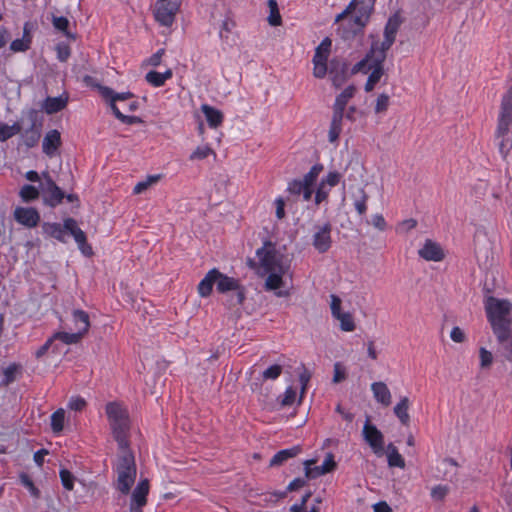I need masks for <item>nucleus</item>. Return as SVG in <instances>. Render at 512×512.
Here are the masks:
<instances>
[{
    "mask_svg": "<svg viewBox=\"0 0 512 512\" xmlns=\"http://www.w3.org/2000/svg\"><path fill=\"white\" fill-rule=\"evenodd\" d=\"M401 23L402 19L399 14L391 16L384 29V40L374 41L365 58L353 67V73H367L369 70H372L365 84L366 92L372 91L384 75L383 63L386 59V53L395 42Z\"/></svg>",
    "mask_w": 512,
    "mask_h": 512,
    "instance_id": "nucleus-1",
    "label": "nucleus"
},
{
    "mask_svg": "<svg viewBox=\"0 0 512 512\" xmlns=\"http://www.w3.org/2000/svg\"><path fill=\"white\" fill-rule=\"evenodd\" d=\"M485 311L497 341L498 352L512 363V303L490 296L485 301Z\"/></svg>",
    "mask_w": 512,
    "mask_h": 512,
    "instance_id": "nucleus-2",
    "label": "nucleus"
},
{
    "mask_svg": "<svg viewBox=\"0 0 512 512\" xmlns=\"http://www.w3.org/2000/svg\"><path fill=\"white\" fill-rule=\"evenodd\" d=\"M257 256L262 268L269 274L265 281V289L278 290L276 292L278 297L288 296V292L279 290L284 286L283 277L289 273V265L284 261V256L269 241L257 250Z\"/></svg>",
    "mask_w": 512,
    "mask_h": 512,
    "instance_id": "nucleus-3",
    "label": "nucleus"
},
{
    "mask_svg": "<svg viewBox=\"0 0 512 512\" xmlns=\"http://www.w3.org/2000/svg\"><path fill=\"white\" fill-rule=\"evenodd\" d=\"M332 40L326 37L316 48L313 57V75L322 79L329 72L331 81L336 88H339L346 81L348 66L339 58H333L328 67V58L331 53Z\"/></svg>",
    "mask_w": 512,
    "mask_h": 512,
    "instance_id": "nucleus-4",
    "label": "nucleus"
},
{
    "mask_svg": "<svg viewBox=\"0 0 512 512\" xmlns=\"http://www.w3.org/2000/svg\"><path fill=\"white\" fill-rule=\"evenodd\" d=\"M105 414L119 449L129 448L132 423L127 407L120 401H111L105 405Z\"/></svg>",
    "mask_w": 512,
    "mask_h": 512,
    "instance_id": "nucleus-5",
    "label": "nucleus"
},
{
    "mask_svg": "<svg viewBox=\"0 0 512 512\" xmlns=\"http://www.w3.org/2000/svg\"><path fill=\"white\" fill-rule=\"evenodd\" d=\"M118 464L116 467V488L122 494H128L136 479V464L133 453L129 448L120 449Z\"/></svg>",
    "mask_w": 512,
    "mask_h": 512,
    "instance_id": "nucleus-6",
    "label": "nucleus"
},
{
    "mask_svg": "<svg viewBox=\"0 0 512 512\" xmlns=\"http://www.w3.org/2000/svg\"><path fill=\"white\" fill-rule=\"evenodd\" d=\"M84 81L87 85L96 87L101 94V96L108 100L110 103V107L114 113V115L123 123L126 124H134V123H140L141 119L136 116H128L125 115L120 107L117 105V101L123 102L127 99H130L133 95L129 92L127 93H115L111 88L102 86L100 84H96L94 82V78L91 76H85Z\"/></svg>",
    "mask_w": 512,
    "mask_h": 512,
    "instance_id": "nucleus-7",
    "label": "nucleus"
},
{
    "mask_svg": "<svg viewBox=\"0 0 512 512\" xmlns=\"http://www.w3.org/2000/svg\"><path fill=\"white\" fill-rule=\"evenodd\" d=\"M73 320L74 321H81L82 327L77 330L75 333H68V332H56L51 336V339H53V342L55 340H59L65 344H77L79 343L82 338L89 332L91 323L90 318L87 312L76 309L73 311Z\"/></svg>",
    "mask_w": 512,
    "mask_h": 512,
    "instance_id": "nucleus-8",
    "label": "nucleus"
},
{
    "mask_svg": "<svg viewBox=\"0 0 512 512\" xmlns=\"http://www.w3.org/2000/svg\"><path fill=\"white\" fill-rule=\"evenodd\" d=\"M181 6V0H157L154 17L162 26L170 27Z\"/></svg>",
    "mask_w": 512,
    "mask_h": 512,
    "instance_id": "nucleus-9",
    "label": "nucleus"
},
{
    "mask_svg": "<svg viewBox=\"0 0 512 512\" xmlns=\"http://www.w3.org/2000/svg\"><path fill=\"white\" fill-rule=\"evenodd\" d=\"M512 128V86L503 95L498 116L497 135L504 136Z\"/></svg>",
    "mask_w": 512,
    "mask_h": 512,
    "instance_id": "nucleus-10",
    "label": "nucleus"
},
{
    "mask_svg": "<svg viewBox=\"0 0 512 512\" xmlns=\"http://www.w3.org/2000/svg\"><path fill=\"white\" fill-rule=\"evenodd\" d=\"M215 284L220 293H226L228 291L236 292V300L233 305H241L243 303L245 292L237 279L228 277L216 269Z\"/></svg>",
    "mask_w": 512,
    "mask_h": 512,
    "instance_id": "nucleus-11",
    "label": "nucleus"
},
{
    "mask_svg": "<svg viewBox=\"0 0 512 512\" xmlns=\"http://www.w3.org/2000/svg\"><path fill=\"white\" fill-rule=\"evenodd\" d=\"M64 229L73 236L79 250L84 256L92 257L94 255L92 246L87 242L85 232L78 226L74 218L69 217L64 219Z\"/></svg>",
    "mask_w": 512,
    "mask_h": 512,
    "instance_id": "nucleus-12",
    "label": "nucleus"
},
{
    "mask_svg": "<svg viewBox=\"0 0 512 512\" xmlns=\"http://www.w3.org/2000/svg\"><path fill=\"white\" fill-rule=\"evenodd\" d=\"M371 6L363 1L353 0L347 8L335 18V22L339 23L346 19L350 14H356V20L359 24L368 22L371 14Z\"/></svg>",
    "mask_w": 512,
    "mask_h": 512,
    "instance_id": "nucleus-13",
    "label": "nucleus"
},
{
    "mask_svg": "<svg viewBox=\"0 0 512 512\" xmlns=\"http://www.w3.org/2000/svg\"><path fill=\"white\" fill-rule=\"evenodd\" d=\"M315 464L316 460L314 459L306 460L304 462L305 475L309 479H314L321 475L330 473L334 471L337 467V464L334 460V455L332 453H327L325 461L323 464H321V466L312 467Z\"/></svg>",
    "mask_w": 512,
    "mask_h": 512,
    "instance_id": "nucleus-14",
    "label": "nucleus"
},
{
    "mask_svg": "<svg viewBox=\"0 0 512 512\" xmlns=\"http://www.w3.org/2000/svg\"><path fill=\"white\" fill-rule=\"evenodd\" d=\"M331 231L332 225L330 222L315 227L312 245L319 253H325L330 249L332 244Z\"/></svg>",
    "mask_w": 512,
    "mask_h": 512,
    "instance_id": "nucleus-15",
    "label": "nucleus"
},
{
    "mask_svg": "<svg viewBox=\"0 0 512 512\" xmlns=\"http://www.w3.org/2000/svg\"><path fill=\"white\" fill-rule=\"evenodd\" d=\"M341 299L336 295H331V312L332 315L340 321V327L345 332H352L356 325L352 315L349 312L341 311Z\"/></svg>",
    "mask_w": 512,
    "mask_h": 512,
    "instance_id": "nucleus-16",
    "label": "nucleus"
},
{
    "mask_svg": "<svg viewBox=\"0 0 512 512\" xmlns=\"http://www.w3.org/2000/svg\"><path fill=\"white\" fill-rule=\"evenodd\" d=\"M363 436L375 454L381 455L384 448V436L376 426L366 422L363 428Z\"/></svg>",
    "mask_w": 512,
    "mask_h": 512,
    "instance_id": "nucleus-17",
    "label": "nucleus"
},
{
    "mask_svg": "<svg viewBox=\"0 0 512 512\" xmlns=\"http://www.w3.org/2000/svg\"><path fill=\"white\" fill-rule=\"evenodd\" d=\"M149 489L150 484L148 479H143L138 483L132 493L130 509L142 510V508L147 504Z\"/></svg>",
    "mask_w": 512,
    "mask_h": 512,
    "instance_id": "nucleus-18",
    "label": "nucleus"
},
{
    "mask_svg": "<svg viewBox=\"0 0 512 512\" xmlns=\"http://www.w3.org/2000/svg\"><path fill=\"white\" fill-rule=\"evenodd\" d=\"M14 218L20 224L27 227H35L40 221V215L35 208L17 207L14 211Z\"/></svg>",
    "mask_w": 512,
    "mask_h": 512,
    "instance_id": "nucleus-19",
    "label": "nucleus"
},
{
    "mask_svg": "<svg viewBox=\"0 0 512 512\" xmlns=\"http://www.w3.org/2000/svg\"><path fill=\"white\" fill-rule=\"evenodd\" d=\"M418 253L420 257L426 261L440 262L445 257V253L441 246L430 239L425 241L423 247Z\"/></svg>",
    "mask_w": 512,
    "mask_h": 512,
    "instance_id": "nucleus-20",
    "label": "nucleus"
},
{
    "mask_svg": "<svg viewBox=\"0 0 512 512\" xmlns=\"http://www.w3.org/2000/svg\"><path fill=\"white\" fill-rule=\"evenodd\" d=\"M68 95L62 94L59 97H47L42 103V109L49 115L63 110L68 103Z\"/></svg>",
    "mask_w": 512,
    "mask_h": 512,
    "instance_id": "nucleus-21",
    "label": "nucleus"
},
{
    "mask_svg": "<svg viewBox=\"0 0 512 512\" xmlns=\"http://www.w3.org/2000/svg\"><path fill=\"white\" fill-rule=\"evenodd\" d=\"M61 135L58 130L49 131L43 139V152L48 156H53L61 146Z\"/></svg>",
    "mask_w": 512,
    "mask_h": 512,
    "instance_id": "nucleus-22",
    "label": "nucleus"
},
{
    "mask_svg": "<svg viewBox=\"0 0 512 512\" xmlns=\"http://www.w3.org/2000/svg\"><path fill=\"white\" fill-rule=\"evenodd\" d=\"M371 390L376 401L385 407H388L392 402L391 392L384 382H374L371 385Z\"/></svg>",
    "mask_w": 512,
    "mask_h": 512,
    "instance_id": "nucleus-23",
    "label": "nucleus"
},
{
    "mask_svg": "<svg viewBox=\"0 0 512 512\" xmlns=\"http://www.w3.org/2000/svg\"><path fill=\"white\" fill-rule=\"evenodd\" d=\"M282 366L279 364L272 365L264 370L259 377L255 378V381L251 384V391L255 392L261 387V381L275 380L282 373Z\"/></svg>",
    "mask_w": 512,
    "mask_h": 512,
    "instance_id": "nucleus-24",
    "label": "nucleus"
},
{
    "mask_svg": "<svg viewBox=\"0 0 512 512\" xmlns=\"http://www.w3.org/2000/svg\"><path fill=\"white\" fill-rule=\"evenodd\" d=\"M356 88L353 85L348 86L339 94L333 106V113L344 116V110L348 101L354 96Z\"/></svg>",
    "mask_w": 512,
    "mask_h": 512,
    "instance_id": "nucleus-25",
    "label": "nucleus"
},
{
    "mask_svg": "<svg viewBox=\"0 0 512 512\" xmlns=\"http://www.w3.org/2000/svg\"><path fill=\"white\" fill-rule=\"evenodd\" d=\"M410 401L409 398L404 396L400 399V401L395 405L393 411L395 416L399 419L401 424L407 426L410 422V415L408 413Z\"/></svg>",
    "mask_w": 512,
    "mask_h": 512,
    "instance_id": "nucleus-26",
    "label": "nucleus"
},
{
    "mask_svg": "<svg viewBox=\"0 0 512 512\" xmlns=\"http://www.w3.org/2000/svg\"><path fill=\"white\" fill-rule=\"evenodd\" d=\"M173 76L172 70L168 69L164 73L157 71H150L146 74V81L154 87H161L165 84L166 80L171 79Z\"/></svg>",
    "mask_w": 512,
    "mask_h": 512,
    "instance_id": "nucleus-27",
    "label": "nucleus"
},
{
    "mask_svg": "<svg viewBox=\"0 0 512 512\" xmlns=\"http://www.w3.org/2000/svg\"><path fill=\"white\" fill-rule=\"evenodd\" d=\"M301 451L299 446L292 447L291 449L281 450L270 461V466H280L290 458L296 457Z\"/></svg>",
    "mask_w": 512,
    "mask_h": 512,
    "instance_id": "nucleus-28",
    "label": "nucleus"
},
{
    "mask_svg": "<svg viewBox=\"0 0 512 512\" xmlns=\"http://www.w3.org/2000/svg\"><path fill=\"white\" fill-rule=\"evenodd\" d=\"M386 453L389 467L405 468V461L394 444H388Z\"/></svg>",
    "mask_w": 512,
    "mask_h": 512,
    "instance_id": "nucleus-29",
    "label": "nucleus"
},
{
    "mask_svg": "<svg viewBox=\"0 0 512 512\" xmlns=\"http://www.w3.org/2000/svg\"><path fill=\"white\" fill-rule=\"evenodd\" d=\"M202 111L211 127L216 128L221 125L223 121V114L221 111L206 104L202 106Z\"/></svg>",
    "mask_w": 512,
    "mask_h": 512,
    "instance_id": "nucleus-30",
    "label": "nucleus"
},
{
    "mask_svg": "<svg viewBox=\"0 0 512 512\" xmlns=\"http://www.w3.org/2000/svg\"><path fill=\"white\" fill-rule=\"evenodd\" d=\"M216 269L210 270L203 280L198 285V292L202 297H207L211 294L213 285L215 284Z\"/></svg>",
    "mask_w": 512,
    "mask_h": 512,
    "instance_id": "nucleus-31",
    "label": "nucleus"
},
{
    "mask_svg": "<svg viewBox=\"0 0 512 512\" xmlns=\"http://www.w3.org/2000/svg\"><path fill=\"white\" fill-rule=\"evenodd\" d=\"M43 230L49 236L57 239L58 241L65 242L64 238V225L61 226L59 223H45Z\"/></svg>",
    "mask_w": 512,
    "mask_h": 512,
    "instance_id": "nucleus-32",
    "label": "nucleus"
},
{
    "mask_svg": "<svg viewBox=\"0 0 512 512\" xmlns=\"http://www.w3.org/2000/svg\"><path fill=\"white\" fill-rule=\"evenodd\" d=\"M22 130L21 125L15 122L13 125L0 122V141L4 142Z\"/></svg>",
    "mask_w": 512,
    "mask_h": 512,
    "instance_id": "nucleus-33",
    "label": "nucleus"
},
{
    "mask_svg": "<svg viewBox=\"0 0 512 512\" xmlns=\"http://www.w3.org/2000/svg\"><path fill=\"white\" fill-rule=\"evenodd\" d=\"M344 116L333 113L329 129V141L335 142L342 131V120Z\"/></svg>",
    "mask_w": 512,
    "mask_h": 512,
    "instance_id": "nucleus-34",
    "label": "nucleus"
},
{
    "mask_svg": "<svg viewBox=\"0 0 512 512\" xmlns=\"http://www.w3.org/2000/svg\"><path fill=\"white\" fill-rule=\"evenodd\" d=\"M65 410L59 408L51 415V429L54 433H60L64 428Z\"/></svg>",
    "mask_w": 512,
    "mask_h": 512,
    "instance_id": "nucleus-35",
    "label": "nucleus"
},
{
    "mask_svg": "<svg viewBox=\"0 0 512 512\" xmlns=\"http://www.w3.org/2000/svg\"><path fill=\"white\" fill-rule=\"evenodd\" d=\"M345 21V19L343 20ZM348 29L344 32L343 37L348 38L350 35H355L360 32L366 23L359 24L356 20V14L352 13L346 18Z\"/></svg>",
    "mask_w": 512,
    "mask_h": 512,
    "instance_id": "nucleus-36",
    "label": "nucleus"
},
{
    "mask_svg": "<svg viewBox=\"0 0 512 512\" xmlns=\"http://www.w3.org/2000/svg\"><path fill=\"white\" fill-rule=\"evenodd\" d=\"M323 169L324 167L322 164H315L314 166H312L310 171L304 175L303 179L301 180L304 182L306 186L313 187Z\"/></svg>",
    "mask_w": 512,
    "mask_h": 512,
    "instance_id": "nucleus-37",
    "label": "nucleus"
},
{
    "mask_svg": "<svg viewBox=\"0 0 512 512\" xmlns=\"http://www.w3.org/2000/svg\"><path fill=\"white\" fill-rule=\"evenodd\" d=\"M19 195L24 202H30V201L38 199V197L40 195V191L38 188H36L32 185H24L21 188Z\"/></svg>",
    "mask_w": 512,
    "mask_h": 512,
    "instance_id": "nucleus-38",
    "label": "nucleus"
},
{
    "mask_svg": "<svg viewBox=\"0 0 512 512\" xmlns=\"http://www.w3.org/2000/svg\"><path fill=\"white\" fill-rule=\"evenodd\" d=\"M52 22H53V26L57 29V30H60L62 32L65 33V35L72 39V40H75L76 37L74 34L70 33L67 29H68V26H69V21L66 17H56L54 16L53 19H52Z\"/></svg>",
    "mask_w": 512,
    "mask_h": 512,
    "instance_id": "nucleus-39",
    "label": "nucleus"
},
{
    "mask_svg": "<svg viewBox=\"0 0 512 512\" xmlns=\"http://www.w3.org/2000/svg\"><path fill=\"white\" fill-rule=\"evenodd\" d=\"M160 180V175L148 176L146 180L137 183L134 187V194H141Z\"/></svg>",
    "mask_w": 512,
    "mask_h": 512,
    "instance_id": "nucleus-40",
    "label": "nucleus"
},
{
    "mask_svg": "<svg viewBox=\"0 0 512 512\" xmlns=\"http://www.w3.org/2000/svg\"><path fill=\"white\" fill-rule=\"evenodd\" d=\"M268 6L270 9V15L268 17V22L272 26H278L281 24V16L278 10V5L276 0H269Z\"/></svg>",
    "mask_w": 512,
    "mask_h": 512,
    "instance_id": "nucleus-41",
    "label": "nucleus"
},
{
    "mask_svg": "<svg viewBox=\"0 0 512 512\" xmlns=\"http://www.w3.org/2000/svg\"><path fill=\"white\" fill-rule=\"evenodd\" d=\"M480 368L483 370L490 369L494 357L493 354L488 351L485 347L479 348Z\"/></svg>",
    "mask_w": 512,
    "mask_h": 512,
    "instance_id": "nucleus-42",
    "label": "nucleus"
},
{
    "mask_svg": "<svg viewBox=\"0 0 512 512\" xmlns=\"http://www.w3.org/2000/svg\"><path fill=\"white\" fill-rule=\"evenodd\" d=\"M210 155H213L214 157H216L215 151L212 148H210L209 146H202V147H197L194 150V152L190 155L189 159L191 161L202 160V159L207 158Z\"/></svg>",
    "mask_w": 512,
    "mask_h": 512,
    "instance_id": "nucleus-43",
    "label": "nucleus"
},
{
    "mask_svg": "<svg viewBox=\"0 0 512 512\" xmlns=\"http://www.w3.org/2000/svg\"><path fill=\"white\" fill-rule=\"evenodd\" d=\"M42 178H43V181L40 183V189H41L42 193L48 194L52 190H54L56 192L58 191V186L53 181V179L51 178V176L49 175L48 172L42 173Z\"/></svg>",
    "mask_w": 512,
    "mask_h": 512,
    "instance_id": "nucleus-44",
    "label": "nucleus"
},
{
    "mask_svg": "<svg viewBox=\"0 0 512 512\" xmlns=\"http://www.w3.org/2000/svg\"><path fill=\"white\" fill-rule=\"evenodd\" d=\"M390 104V96L386 93L380 94L376 99L374 111L376 114L385 113Z\"/></svg>",
    "mask_w": 512,
    "mask_h": 512,
    "instance_id": "nucleus-45",
    "label": "nucleus"
},
{
    "mask_svg": "<svg viewBox=\"0 0 512 512\" xmlns=\"http://www.w3.org/2000/svg\"><path fill=\"white\" fill-rule=\"evenodd\" d=\"M30 43L31 36H23L22 39L14 40L10 45V49L14 52H23L29 49Z\"/></svg>",
    "mask_w": 512,
    "mask_h": 512,
    "instance_id": "nucleus-46",
    "label": "nucleus"
},
{
    "mask_svg": "<svg viewBox=\"0 0 512 512\" xmlns=\"http://www.w3.org/2000/svg\"><path fill=\"white\" fill-rule=\"evenodd\" d=\"M359 193L360 197L355 200L354 206L359 215H364L367 210L368 194L364 189H360Z\"/></svg>",
    "mask_w": 512,
    "mask_h": 512,
    "instance_id": "nucleus-47",
    "label": "nucleus"
},
{
    "mask_svg": "<svg viewBox=\"0 0 512 512\" xmlns=\"http://www.w3.org/2000/svg\"><path fill=\"white\" fill-rule=\"evenodd\" d=\"M20 480H21V483L26 487L28 488V490L30 491L31 495L38 499L40 498V491L37 487H35L33 481L30 479V477L27 475V474H21L20 475Z\"/></svg>",
    "mask_w": 512,
    "mask_h": 512,
    "instance_id": "nucleus-48",
    "label": "nucleus"
},
{
    "mask_svg": "<svg viewBox=\"0 0 512 512\" xmlns=\"http://www.w3.org/2000/svg\"><path fill=\"white\" fill-rule=\"evenodd\" d=\"M87 406V402L80 396L71 397L68 402V408L73 411L81 412Z\"/></svg>",
    "mask_w": 512,
    "mask_h": 512,
    "instance_id": "nucleus-49",
    "label": "nucleus"
},
{
    "mask_svg": "<svg viewBox=\"0 0 512 512\" xmlns=\"http://www.w3.org/2000/svg\"><path fill=\"white\" fill-rule=\"evenodd\" d=\"M48 194L50 195V197L48 199H45V203L51 207H55L58 204H60L65 197L64 192L59 187L57 192L52 190Z\"/></svg>",
    "mask_w": 512,
    "mask_h": 512,
    "instance_id": "nucleus-50",
    "label": "nucleus"
},
{
    "mask_svg": "<svg viewBox=\"0 0 512 512\" xmlns=\"http://www.w3.org/2000/svg\"><path fill=\"white\" fill-rule=\"evenodd\" d=\"M60 478H61L62 484L65 487V489H67L69 491L73 490L75 478L70 471H68L66 469H62L60 471Z\"/></svg>",
    "mask_w": 512,
    "mask_h": 512,
    "instance_id": "nucleus-51",
    "label": "nucleus"
},
{
    "mask_svg": "<svg viewBox=\"0 0 512 512\" xmlns=\"http://www.w3.org/2000/svg\"><path fill=\"white\" fill-rule=\"evenodd\" d=\"M305 187L301 179H294L288 183L287 191L293 195H300Z\"/></svg>",
    "mask_w": 512,
    "mask_h": 512,
    "instance_id": "nucleus-52",
    "label": "nucleus"
},
{
    "mask_svg": "<svg viewBox=\"0 0 512 512\" xmlns=\"http://www.w3.org/2000/svg\"><path fill=\"white\" fill-rule=\"evenodd\" d=\"M347 378V373L345 367L337 362L334 364V376L333 383L337 384L344 381Z\"/></svg>",
    "mask_w": 512,
    "mask_h": 512,
    "instance_id": "nucleus-53",
    "label": "nucleus"
},
{
    "mask_svg": "<svg viewBox=\"0 0 512 512\" xmlns=\"http://www.w3.org/2000/svg\"><path fill=\"white\" fill-rule=\"evenodd\" d=\"M340 179H341V174L339 172H330L326 178L322 179L320 183H324V186L326 187H329V189L331 187H334L336 186L339 182H340Z\"/></svg>",
    "mask_w": 512,
    "mask_h": 512,
    "instance_id": "nucleus-54",
    "label": "nucleus"
},
{
    "mask_svg": "<svg viewBox=\"0 0 512 512\" xmlns=\"http://www.w3.org/2000/svg\"><path fill=\"white\" fill-rule=\"evenodd\" d=\"M330 189L324 186V183H320L315 193V204L319 205L328 198Z\"/></svg>",
    "mask_w": 512,
    "mask_h": 512,
    "instance_id": "nucleus-55",
    "label": "nucleus"
},
{
    "mask_svg": "<svg viewBox=\"0 0 512 512\" xmlns=\"http://www.w3.org/2000/svg\"><path fill=\"white\" fill-rule=\"evenodd\" d=\"M17 371H18V366L15 364L10 365L6 369H4L5 378L2 383L4 385H9L11 382H13L15 380Z\"/></svg>",
    "mask_w": 512,
    "mask_h": 512,
    "instance_id": "nucleus-56",
    "label": "nucleus"
},
{
    "mask_svg": "<svg viewBox=\"0 0 512 512\" xmlns=\"http://www.w3.org/2000/svg\"><path fill=\"white\" fill-rule=\"evenodd\" d=\"M295 400H296V391L292 387H289L285 391L284 396L280 401V404H281V406H290L295 402Z\"/></svg>",
    "mask_w": 512,
    "mask_h": 512,
    "instance_id": "nucleus-57",
    "label": "nucleus"
},
{
    "mask_svg": "<svg viewBox=\"0 0 512 512\" xmlns=\"http://www.w3.org/2000/svg\"><path fill=\"white\" fill-rule=\"evenodd\" d=\"M310 378H311V373L306 369H304V371L299 376V381L301 383V393H300V397H299V403H301V401H302L303 395L306 391V388H307L308 382L310 381Z\"/></svg>",
    "mask_w": 512,
    "mask_h": 512,
    "instance_id": "nucleus-58",
    "label": "nucleus"
},
{
    "mask_svg": "<svg viewBox=\"0 0 512 512\" xmlns=\"http://www.w3.org/2000/svg\"><path fill=\"white\" fill-rule=\"evenodd\" d=\"M448 491H449V489L447 486L438 485V486H435L434 488H432L431 496L433 499L441 501L445 498Z\"/></svg>",
    "mask_w": 512,
    "mask_h": 512,
    "instance_id": "nucleus-59",
    "label": "nucleus"
},
{
    "mask_svg": "<svg viewBox=\"0 0 512 512\" xmlns=\"http://www.w3.org/2000/svg\"><path fill=\"white\" fill-rule=\"evenodd\" d=\"M57 57L60 61L65 62L70 57V47L66 44H58L56 47Z\"/></svg>",
    "mask_w": 512,
    "mask_h": 512,
    "instance_id": "nucleus-60",
    "label": "nucleus"
},
{
    "mask_svg": "<svg viewBox=\"0 0 512 512\" xmlns=\"http://www.w3.org/2000/svg\"><path fill=\"white\" fill-rule=\"evenodd\" d=\"M164 52H165L164 49H160L159 51H157L155 54H153L150 58H148L145 61V65L153 66V67L160 65L162 56L164 55Z\"/></svg>",
    "mask_w": 512,
    "mask_h": 512,
    "instance_id": "nucleus-61",
    "label": "nucleus"
},
{
    "mask_svg": "<svg viewBox=\"0 0 512 512\" xmlns=\"http://www.w3.org/2000/svg\"><path fill=\"white\" fill-rule=\"evenodd\" d=\"M450 337L456 343H463L466 339L465 333L460 327H454L451 331Z\"/></svg>",
    "mask_w": 512,
    "mask_h": 512,
    "instance_id": "nucleus-62",
    "label": "nucleus"
},
{
    "mask_svg": "<svg viewBox=\"0 0 512 512\" xmlns=\"http://www.w3.org/2000/svg\"><path fill=\"white\" fill-rule=\"evenodd\" d=\"M371 224L380 231L386 229V221L381 214L374 215Z\"/></svg>",
    "mask_w": 512,
    "mask_h": 512,
    "instance_id": "nucleus-63",
    "label": "nucleus"
},
{
    "mask_svg": "<svg viewBox=\"0 0 512 512\" xmlns=\"http://www.w3.org/2000/svg\"><path fill=\"white\" fill-rule=\"evenodd\" d=\"M276 205V216L278 219H283L285 217V202L282 198H278L275 200Z\"/></svg>",
    "mask_w": 512,
    "mask_h": 512,
    "instance_id": "nucleus-64",
    "label": "nucleus"
}]
</instances>
